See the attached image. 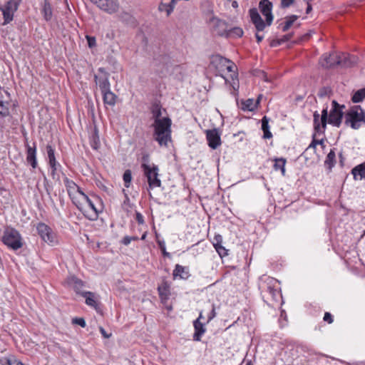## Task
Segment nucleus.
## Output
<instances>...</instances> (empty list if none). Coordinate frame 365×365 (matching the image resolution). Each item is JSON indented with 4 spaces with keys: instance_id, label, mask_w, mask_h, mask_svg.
<instances>
[{
    "instance_id": "nucleus-54",
    "label": "nucleus",
    "mask_w": 365,
    "mask_h": 365,
    "mask_svg": "<svg viewBox=\"0 0 365 365\" xmlns=\"http://www.w3.org/2000/svg\"><path fill=\"white\" fill-rule=\"evenodd\" d=\"M216 316L215 307L212 306V309L207 317V322H210Z\"/></svg>"
},
{
    "instance_id": "nucleus-53",
    "label": "nucleus",
    "mask_w": 365,
    "mask_h": 365,
    "mask_svg": "<svg viewBox=\"0 0 365 365\" xmlns=\"http://www.w3.org/2000/svg\"><path fill=\"white\" fill-rule=\"evenodd\" d=\"M294 2V0H281V6L282 8H287L293 4Z\"/></svg>"
},
{
    "instance_id": "nucleus-9",
    "label": "nucleus",
    "mask_w": 365,
    "mask_h": 365,
    "mask_svg": "<svg viewBox=\"0 0 365 365\" xmlns=\"http://www.w3.org/2000/svg\"><path fill=\"white\" fill-rule=\"evenodd\" d=\"M209 23L211 26L212 31L213 34L220 36L225 37L228 27V24L225 21L217 17L212 16L210 19Z\"/></svg>"
},
{
    "instance_id": "nucleus-13",
    "label": "nucleus",
    "mask_w": 365,
    "mask_h": 365,
    "mask_svg": "<svg viewBox=\"0 0 365 365\" xmlns=\"http://www.w3.org/2000/svg\"><path fill=\"white\" fill-rule=\"evenodd\" d=\"M338 53L332 52L330 53L323 54L320 59V65L325 68H331L337 66Z\"/></svg>"
},
{
    "instance_id": "nucleus-4",
    "label": "nucleus",
    "mask_w": 365,
    "mask_h": 365,
    "mask_svg": "<svg viewBox=\"0 0 365 365\" xmlns=\"http://www.w3.org/2000/svg\"><path fill=\"white\" fill-rule=\"evenodd\" d=\"M143 163L141 164L144 175L147 178L149 188L160 187L162 185L159 178V168L155 164H148V156L143 157Z\"/></svg>"
},
{
    "instance_id": "nucleus-19",
    "label": "nucleus",
    "mask_w": 365,
    "mask_h": 365,
    "mask_svg": "<svg viewBox=\"0 0 365 365\" xmlns=\"http://www.w3.org/2000/svg\"><path fill=\"white\" fill-rule=\"evenodd\" d=\"M229 63V59L219 54L212 55L210 58V64L219 71H225V66Z\"/></svg>"
},
{
    "instance_id": "nucleus-25",
    "label": "nucleus",
    "mask_w": 365,
    "mask_h": 365,
    "mask_svg": "<svg viewBox=\"0 0 365 365\" xmlns=\"http://www.w3.org/2000/svg\"><path fill=\"white\" fill-rule=\"evenodd\" d=\"M86 299V304L90 307L95 308V309L98 312V304L96 299V296L93 292H82V295Z\"/></svg>"
},
{
    "instance_id": "nucleus-32",
    "label": "nucleus",
    "mask_w": 365,
    "mask_h": 365,
    "mask_svg": "<svg viewBox=\"0 0 365 365\" xmlns=\"http://www.w3.org/2000/svg\"><path fill=\"white\" fill-rule=\"evenodd\" d=\"M262 130H263L264 135L263 138L269 139L272 138V134L269 130V118H268L266 115H264L262 120Z\"/></svg>"
},
{
    "instance_id": "nucleus-51",
    "label": "nucleus",
    "mask_w": 365,
    "mask_h": 365,
    "mask_svg": "<svg viewBox=\"0 0 365 365\" xmlns=\"http://www.w3.org/2000/svg\"><path fill=\"white\" fill-rule=\"evenodd\" d=\"M323 319L328 324H331L334 321L333 316L329 312H325Z\"/></svg>"
},
{
    "instance_id": "nucleus-42",
    "label": "nucleus",
    "mask_w": 365,
    "mask_h": 365,
    "mask_svg": "<svg viewBox=\"0 0 365 365\" xmlns=\"http://www.w3.org/2000/svg\"><path fill=\"white\" fill-rule=\"evenodd\" d=\"M46 152H47V155H48V163H54L55 162H58L56 160V156H55V150L49 144H48L46 145Z\"/></svg>"
},
{
    "instance_id": "nucleus-47",
    "label": "nucleus",
    "mask_w": 365,
    "mask_h": 365,
    "mask_svg": "<svg viewBox=\"0 0 365 365\" xmlns=\"http://www.w3.org/2000/svg\"><path fill=\"white\" fill-rule=\"evenodd\" d=\"M76 196H78L80 202L82 203L84 199H88V195L83 192L80 187L78 186V190H76Z\"/></svg>"
},
{
    "instance_id": "nucleus-43",
    "label": "nucleus",
    "mask_w": 365,
    "mask_h": 365,
    "mask_svg": "<svg viewBox=\"0 0 365 365\" xmlns=\"http://www.w3.org/2000/svg\"><path fill=\"white\" fill-rule=\"evenodd\" d=\"M331 94H332L331 88L329 86H324V87L321 88L319 90L317 96L320 98H323L325 97H329Z\"/></svg>"
},
{
    "instance_id": "nucleus-61",
    "label": "nucleus",
    "mask_w": 365,
    "mask_h": 365,
    "mask_svg": "<svg viewBox=\"0 0 365 365\" xmlns=\"http://www.w3.org/2000/svg\"><path fill=\"white\" fill-rule=\"evenodd\" d=\"M307 9H306V13L307 14H309V12L312 9V5L310 4V2H307Z\"/></svg>"
},
{
    "instance_id": "nucleus-49",
    "label": "nucleus",
    "mask_w": 365,
    "mask_h": 365,
    "mask_svg": "<svg viewBox=\"0 0 365 365\" xmlns=\"http://www.w3.org/2000/svg\"><path fill=\"white\" fill-rule=\"evenodd\" d=\"M86 39L89 48H93L96 45V40L94 36H86Z\"/></svg>"
},
{
    "instance_id": "nucleus-11",
    "label": "nucleus",
    "mask_w": 365,
    "mask_h": 365,
    "mask_svg": "<svg viewBox=\"0 0 365 365\" xmlns=\"http://www.w3.org/2000/svg\"><path fill=\"white\" fill-rule=\"evenodd\" d=\"M64 184L66 187L68 194L71 199L73 203L76 206V207L81 210V202H80L79 197L76 196V190H78V185L76 182L68 178H65Z\"/></svg>"
},
{
    "instance_id": "nucleus-18",
    "label": "nucleus",
    "mask_w": 365,
    "mask_h": 365,
    "mask_svg": "<svg viewBox=\"0 0 365 365\" xmlns=\"http://www.w3.org/2000/svg\"><path fill=\"white\" fill-rule=\"evenodd\" d=\"M159 297L162 302L168 300L170 295V284L165 279L158 287Z\"/></svg>"
},
{
    "instance_id": "nucleus-24",
    "label": "nucleus",
    "mask_w": 365,
    "mask_h": 365,
    "mask_svg": "<svg viewBox=\"0 0 365 365\" xmlns=\"http://www.w3.org/2000/svg\"><path fill=\"white\" fill-rule=\"evenodd\" d=\"M222 237L220 235H215L213 238L212 244L219 254L222 257L227 255V250L222 246Z\"/></svg>"
},
{
    "instance_id": "nucleus-30",
    "label": "nucleus",
    "mask_w": 365,
    "mask_h": 365,
    "mask_svg": "<svg viewBox=\"0 0 365 365\" xmlns=\"http://www.w3.org/2000/svg\"><path fill=\"white\" fill-rule=\"evenodd\" d=\"M243 30L240 27H233L229 29L227 27V31L226 32L225 37L230 38H240L243 36Z\"/></svg>"
},
{
    "instance_id": "nucleus-23",
    "label": "nucleus",
    "mask_w": 365,
    "mask_h": 365,
    "mask_svg": "<svg viewBox=\"0 0 365 365\" xmlns=\"http://www.w3.org/2000/svg\"><path fill=\"white\" fill-rule=\"evenodd\" d=\"M96 83L98 85L101 93L110 90V84L108 80V73H106L103 77L94 76Z\"/></svg>"
},
{
    "instance_id": "nucleus-28",
    "label": "nucleus",
    "mask_w": 365,
    "mask_h": 365,
    "mask_svg": "<svg viewBox=\"0 0 365 365\" xmlns=\"http://www.w3.org/2000/svg\"><path fill=\"white\" fill-rule=\"evenodd\" d=\"M104 104L113 106L115 104L117 96L110 90L102 93Z\"/></svg>"
},
{
    "instance_id": "nucleus-15",
    "label": "nucleus",
    "mask_w": 365,
    "mask_h": 365,
    "mask_svg": "<svg viewBox=\"0 0 365 365\" xmlns=\"http://www.w3.org/2000/svg\"><path fill=\"white\" fill-rule=\"evenodd\" d=\"M336 63L337 66L341 68H350L356 63V58L354 56L345 53H338V61Z\"/></svg>"
},
{
    "instance_id": "nucleus-34",
    "label": "nucleus",
    "mask_w": 365,
    "mask_h": 365,
    "mask_svg": "<svg viewBox=\"0 0 365 365\" xmlns=\"http://www.w3.org/2000/svg\"><path fill=\"white\" fill-rule=\"evenodd\" d=\"M43 15V18L46 21H48L52 18V9L50 3L47 1H44V4L41 10Z\"/></svg>"
},
{
    "instance_id": "nucleus-16",
    "label": "nucleus",
    "mask_w": 365,
    "mask_h": 365,
    "mask_svg": "<svg viewBox=\"0 0 365 365\" xmlns=\"http://www.w3.org/2000/svg\"><path fill=\"white\" fill-rule=\"evenodd\" d=\"M26 161L32 167V168L35 169L38 166V163H37V159H36V143H34V146H31L29 144H26Z\"/></svg>"
},
{
    "instance_id": "nucleus-22",
    "label": "nucleus",
    "mask_w": 365,
    "mask_h": 365,
    "mask_svg": "<svg viewBox=\"0 0 365 365\" xmlns=\"http://www.w3.org/2000/svg\"><path fill=\"white\" fill-rule=\"evenodd\" d=\"M174 279L179 277L182 279H187L190 276V270L187 267H183L180 264H177L175 266V269L173 272Z\"/></svg>"
},
{
    "instance_id": "nucleus-8",
    "label": "nucleus",
    "mask_w": 365,
    "mask_h": 365,
    "mask_svg": "<svg viewBox=\"0 0 365 365\" xmlns=\"http://www.w3.org/2000/svg\"><path fill=\"white\" fill-rule=\"evenodd\" d=\"M36 230L41 240L50 245L57 243L56 235L52 229L43 222L36 225Z\"/></svg>"
},
{
    "instance_id": "nucleus-63",
    "label": "nucleus",
    "mask_w": 365,
    "mask_h": 365,
    "mask_svg": "<svg viewBox=\"0 0 365 365\" xmlns=\"http://www.w3.org/2000/svg\"><path fill=\"white\" fill-rule=\"evenodd\" d=\"M139 240L138 237L137 236H133L131 237V241L133 240V241H138Z\"/></svg>"
},
{
    "instance_id": "nucleus-41",
    "label": "nucleus",
    "mask_w": 365,
    "mask_h": 365,
    "mask_svg": "<svg viewBox=\"0 0 365 365\" xmlns=\"http://www.w3.org/2000/svg\"><path fill=\"white\" fill-rule=\"evenodd\" d=\"M158 10L160 12H165L167 16H169L173 11L172 6L168 3L161 2L158 5Z\"/></svg>"
},
{
    "instance_id": "nucleus-57",
    "label": "nucleus",
    "mask_w": 365,
    "mask_h": 365,
    "mask_svg": "<svg viewBox=\"0 0 365 365\" xmlns=\"http://www.w3.org/2000/svg\"><path fill=\"white\" fill-rule=\"evenodd\" d=\"M293 36V34L292 33H289V34H287L286 35H284L282 38H281V42L282 43H284L286 41H289Z\"/></svg>"
},
{
    "instance_id": "nucleus-7",
    "label": "nucleus",
    "mask_w": 365,
    "mask_h": 365,
    "mask_svg": "<svg viewBox=\"0 0 365 365\" xmlns=\"http://www.w3.org/2000/svg\"><path fill=\"white\" fill-rule=\"evenodd\" d=\"M21 2V0H8L4 6L0 7L4 19L3 26L7 25L13 21L14 13L18 10Z\"/></svg>"
},
{
    "instance_id": "nucleus-59",
    "label": "nucleus",
    "mask_w": 365,
    "mask_h": 365,
    "mask_svg": "<svg viewBox=\"0 0 365 365\" xmlns=\"http://www.w3.org/2000/svg\"><path fill=\"white\" fill-rule=\"evenodd\" d=\"M99 330H100V332L101 334H102V336L106 338V339H108L111 336V334H107V332L106 331V330L102 327H101L99 328Z\"/></svg>"
},
{
    "instance_id": "nucleus-36",
    "label": "nucleus",
    "mask_w": 365,
    "mask_h": 365,
    "mask_svg": "<svg viewBox=\"0 0 365 365\" xmlns=\"http://www.w3.org/2000/svg\"><path fill=\"white\" fill-rule=\"evenodd\" d=\"M0 365H24V364L12 356L10 358H0Z\"/></svg>"
},
{
    "instance_id": "nucleus-55",
    "label": "nucleus",
    "mask_w": 365,
    "mask_h": 365,
    "mask_svg": "<svg viewBox=\"0 0 365 365\" xmlns=\"http://www.w3.org/2000/svg\"><path fill=\"white\" fill-rule=\"evenodd\" d=\"M282 43H283L281 42V38L273 39L270 42V46L271 47H277V46L281 45Z\"/></svg>"
},
{
    "instance_id": "nucleus-52",
    "label": "nucleus",
    "mask_w": 365,
    "mask_h": 365,
    "mask_svg": "<svg viewBox=\"0 0 365 365\" xmlns=\"http://www.w3.org/2000/svg\"><path fill=\"white\" fill-rule=\"evenodd\" d=\"M135 220L139 225H143L145 222L143 215L139 212H135Z\"/></svg>"
},
{
    "instance_id": "nucleus-39",
    "label": "nucleus",
    "mask_w": 365,
    "mask_h": 365,
    "mask_svg": "<svg viewBox=\"0 0 365 365\" xmlns=\"http://www.w3.org/2000/svg\"><path fill=\"white\" fill-rule=\"evenodd\" d=\"M51 168V175L53 180H59V176L57 174V170L58 168H61V165L59 163L55 162L54 163H48Z\"/></svg>"
},
{
    "instance_id": "nucleus-31",
    "label": "nucleus",
    "mask_w": 365,
    "mask_h": 365,
    "mask_svg": "<svg viewBox=\"0 0 365 365\" xmlns=\"http://www.w3.org/2000/svg\"><path fill=\"white\" fill-rule=\"evenodd\" d=\"M335 163H336V154H335L334 150L331 149L326 157V159L324 161V165L327 167V168L329 171H331V169L335 165Z\"/></svg>"
},
{
    "instance_id": "nucleus-37",
    "label": "nucleus",
    "mask_w": 365,
    "mask_h": 365,
    "mask_svg": "<svg viewBox=\"0 0 365 365\" xmlns=\"http://www.w3.org/2000/svg\"><path fill=\"white\" fill-rule=\"evenodd\" d=\"M351 173L354 178H356V175H359L361 179L365 178V161L354 168Z\"/></svg>"
},
{
    "instance_id": "nucleus-38",
    "label": "nucleus",
    "mask_w": 365,
    "mask_h": 365,
    "mask_svg": "<svg viewBox=\"0 0 365 365\" xmlns=\"http://www.w3.org/2000/svg\"><path fill=\"white\" fill-rule=\"evenodd\" d=\"M365 98V88L356 91L351 97V101L354 103H360Z\"/></svg>"
},
{
    "instance_id": "nucleus-14",
    "label": "nucleus",
    "mask_w": 365,
    "mask_h": 365,
    "mask_svg": "<svg viewBox=\"0 0 365 365\" xmlns=\"http://www.w3.org/2000/svg\"><path fill=\"white\" fill-rule=\"evenodd\" d=\"M260 11L265 16L266 24L269 26L273 21L272 4L269 0H261L259 4Z\"/></svg>"
},
{
    "instance_id": "nucleus-26",
    "label": "nucleus",
    "mask_w": 365,
    "mask_h": 365,
    "mask_svg": "<svg viewBox=\"0 0 365 365\" xmlns=\"http://www.w3.org/2000/svg\"><path fill=\"white\" fill-rule=\"evenodd\" d=\"M83 202H86L88 203L89 207L93 210V212L90 214L83 213V215L90 220H96L98 216V212L91 199L88 196V199H84Z\"/></svg>"
},
{
    "instance_id": "nucleus-35",
    "label": "nucleus",
    "mask_w": 365,
    "mask_h": 365,
    "mask_svg": "<svg viewBox=\"0 0 365 365\" xmlns=\"http://www.w3.org/2000/svg\"><path fill=\"white\" fill-rule=\"evenodd\" d=\"M285 164L286 160L283 158H276L274 160V169L277 170H281L283 176L285 175Z\"/></svg>"
},
{
    "instance_id": "nucleus-56",
    "label": "nucleus",
    "mask_w": 365,
    "mask_h": 365,
    "mask_svg": "<svg viewBox=\"0 0 365 365\" xmlns=\"http://www.w3.org/2000/svg\"><path fill=\"white\" fill-rule=\"evenodd\" d=\"M131 242V237L130 236H125L120 241V242L125 245V246H128Z\"/></svg>"
},
{
    "instance_id": "nucleus-21",
    "label": "nucleus",
    "mask_w": 365,
    "mask_h": 365,
    "mask_svg": "<svg viewBox=\"0 0 365 365\" xmlns=\"http://www.w3.org/2000/svg\"><path fill=\"white\" fill-rule=\"evenodd\" d=\"M67 283L77 294L82 295V292H83L82 289L84 287V282L81 279L76 276H71L68 278Z\"/></svg>"
},
{
    "instance_id": "nucleus-60",
    "label": "nucleus",
    "mask_w": 365,
    "mask_h": 365,
    "mask_svg": "<svg viewBox=\"0 0 365 365\" xmlns=\"http://www.w3.org/2000/svg\"><path fill=\"white\" fill-rule=\"evenodd\" d=\"M255 37L257 38V43H260L264 38V36L262 35H259L258 33L255 34Z\"/></svg>"
},
{
    "instance_id": "nucleus-2",
    "label": "nucleus",
    "mask_w": 365,
    "mask_h": 365,
    "mask_svg": "<svg viewBox=\"0 0 365 365\" xmlns=\"http://www.w3.org/2000/svg\"><path fill=\"white\" fill-rule=\"evenodd\" d=\"M172 121L169 117L154 120L152 127L154 129V139L160 146L167 147L168 142L171 140Z\"/></svg>"
},
{
    "instance_id": "nucleus-10",
    "label": "nucleus",
    "mask_w": 365,
    "mask_h": 365,
    "mask_svg": "<svg viewBox=\"0 0 365 365\" xmlns=\"http://www.w3.org/2000/svg\"><path fill=\"white\" fill-rule=\"evenodd\" d=\"M92 3L95 4L99 9L112 14L115 13L119 8V4L117 0H90Z\"/></svg>"
},
{
    "instance_id": "nucleus-27",
    "label": "nucleus",
    "mask_w": 365,
    "mask_h": 365,
    "mask_svg": "<svg viewBox=\"0 0 365 365\" xmlns=\"http://www.w3.org/2000/svg\"><path fill=\"white\" fill-rule=\"evenodd\" d=\"M89 140L91 146L93 149L98 150L101 145V143L98 135V130L96 125L94 126L93 130L89 138Z\"/></svg>"
},
{
    "instance_id": "nucleus-5",
    "label": "nucleus",
    "mask_w": 365,
    "mask_h": 365,
    "mask_svg": "<svg viewBox=\"0 0 365 365\" xmlns=\"http://www.w3.org/2000/svg\"><path fill=\"white\" fill-rule=\"evenodd\" d=\"M361 123L365 124V110L360 106H355L345 114V124L358 130Z\"/></svg>"
},
{
    "instance_id": "nucleus-3",
    "label": "nucleus",
    "mask_w": 365,
    "mask_h": 365,
    "mask_svg": "<svg viewBox=\"0 0 365 365\" xmlns=\"http://www.w3.org/2000/svg\"><path fill=\"white\" fill-rule=\"evenodd\" d=\"M261 288L264 301L269 306L274 307L275 304L280 302L282 294L274 279H269L268 282L264 284Z\"/></svg>"
},
{
    "instance_id": "nucleus-20",
    "label": "nucleus",
    "mask_w": 365,
    "mask_h": 365,
    "mask_svg": "<svg viewBox=\"0 0 365 365\" xmlns=\"http://www.w3.org/2000/svg\"><path fill=\"white\" fill-rule=\"evenodd\" d=\"M193 327H194L195 332L192 336V339L195 341H201V338H202V335L206 331L205 325L202 322H199V319H195L193 322Z\"/></svg>"
},
{
    "instance_id": "nucleus-6",
    "label": "nucleus",
    "mask_w": 365,
    "mask_h": 365,
    "mask_svg": "<svg viewBox=\"0 0 365 365\" xmlns=\"http://www.w3.org/2000/svg\"><path fill=\"white\" fill-rule=\"evenodd\" d=\"M2 242L13 250H17L23 246L21 234L13 227H8L5 229L2 237Z\"/></svg>"
},
{
    "instance_id": "nucleus-45",
    "label": "nucleus",
    "mask_w": 365,
    "mask_h": 365,
    "mask_svg": "<svg viewBox=\"0 0 365 365\" xmlns=\"http://www.w3.org/2000/svg\"><path fill=\"white\" fill-rule=\"evenodd\" d=\"M1 98L2 97L0 98V115L2 117H6L9 114V108L6 106L8 103L4 102Z\"/></svg>"
},
{
    "instance_id": "nucleus-12",
    "label": "nucleus",
    "mask_w": 365,
    "mask_h": 365,
    "mask_svg": "<svg viewBox=\"0 0 365 365\" xmlns=\"http://www.w3.org/2000/svg\"><path fill=\"white\" fill-rule=\"evenodd\" d=\"M207 144L212 149H217L222 143L220 133L218 129L213 128L205 131Z\"/></svg>"
},
{
    "instance_id": "nucleus-17",
    "label": "nucleus",
    "mask_w": 365,
    "mask_h": 365,
    "mask_svg": "<svg viewBox=\"0 0 365 365\" xmlns=\"http://www.w3.org/2000/svg\"><path fill=\"white\" fill-rule=\"evenodd\" d=\"M250 16L251 21L255 25L257 31H262L265 28V23L261 18L259 14L256 9H251L250 10Z\"/></svg>"
},
{
    "instance_id": "nucleus-1",
    "label": "nucleus",
    "mask_w": 365,
    "mask_h": 365,
    "mask_svg": "<svg viewBox=\"0 0 365 365\" xmlns=\"http://www.w3.org/2000/svg\"><path fill=\"white\" fill-rule=\"evenodd\" d=\"M344 108V105H340L336 101L333 100L329 113H328V106L322 110L321 117L319 113L315 111L313 114L315 132L324 133L327 123L337 128L340 127L344 116L343 109Z\"/></svg>"
},
{
    "instance_id": "nucleus-44",
    "label": "nucleus",
    "mask_w": 365,
    "mask_h": 365,
    "mask_svg": "<svg viewBox=\"0 0 365 365\" xmlns=\"http://www.w3.org/2000/svg\"><path fill=\"white\" fill-rule=\"evenodd\" d=\"M123 179L124 181V185L125 187L128 188L130 185V182L132 180V173L130 170H126L123 175Z\"/></svg>"
},
{
    "instance_id": "nucleus-33",
    "label": "nucleus",
    "mask_w": 365,
    "mask_h": 365,
    "mask_svg": "<svg viewBox=\"0 0 365 365\" xmlns=\"http://www.w3.org/2000/svg\"><path fill=\"white\" fill-rule=\"evenodd\" d=\"M162 106L160 102L155 101L152 103L150 107V112L153 115V118L154 120L158 119H161L160 116L162 115Z\"/></svg>"
},
{
    "instance_id": "nucleus-29",
    "label": "nucleus",
    "mask_w": 365,
    "mask_h": 365,
    "mask_svg": "<svg viewBox=\"0 0 365 365\" xmlns=\"http://www.w3.org/2000/svg\"><path fill=\"white\" fill-rule=\"evenodd\" d=\"M259 103V97L255 102L252 98H248L242 102V109L243 110L253 111Z\"/></svg>"
},
{
    "instance_id": "nucleus-64",
    "label": "nucleus",
    "mask_w": 365,
    "mask_h": 365,
    "mask_svg": "<svg viewBox=\"0 0 365 365\" xmlns=\"http://www.w3.org/2000/svg\"><path fill=\"white\" fill-rule=\"evenodd\" d=\"M232 6L234 8H237L238 6V4H237V1H233L232 4Z\"/></svg>"
},
{
    "instance_id": "nucleus-48",
    "label": "nucleus",
    "mask_w": 365,
    "mask_h": 365,
    "mask_svg": "<svg viewBox=\"0 0 365 365\" xmlns=\"http://www.w3.org/2000/svg\"><path fill=\"white\" fill-rule=\"evenodd\" d=\"M73 324H78L81 327L84 328L86 326V321L83 318L76 317L73 319Z\"/></svg>"
},
{
    "instance_id": "nucleus-40",
    "label": "nucleus",
    "mask_w": 365,
    "mask_h": 365,
    "mask_svg": "<svg viewBox=\"0 0 365 365\" xmlns=\"http://www.w3.org/2000/svg\"><path fill=\"white\" fill-rule=\"evenodd\" d=\"M298 16L296 15H292L289 16L282 25V30L285 32L293 25L294 22L297 19Z\"/></svg>"
},
{
    "instance_id": "nucleus-46",
    "label": "nucleus",
    "mask_w": 365,
    "mask_h": 365,
    "mask_svg": "<svg viewBox=\"0 0 365 365\" xmlns=\"http://www.w3.org/2000/svg\"><path fill=\"white\" fill-rule=\"evenodd\" d=\"M157 243H158V245L159 246V248L160 249V250L162 252L163 255L165 257L170 258L171 257V255H170V252L166 251L165 242L163 240H157Z\"/></svg>"
},
{
    "instance_id": "nucleus-58",
    "label": "nucleus",
    "mask_w": 365,
    "mask_h": 365,
    "mask_svg": "<svg viewBox=\"0 0 365 365\" xmlns=\"http://www.w3.org/2000/svg\"><path fill=\"white\" fill-rule=\"evenodd\" d=\"M233 63L229 60V63H227V66H225V70H226L227 72H232L233 71Z\"/></svg>"
},
{
    "instance_id": "nucleus-62",
    "label": "nucleus",
    "mask_w": 365,
    "mask_h": 365,
    "mask_svg": "<svg viewBox=\"0 0 365 365\" xmlns=\"http://www.w3.org/2000/svg\"><path fill=\"white\" fill-rule=\"evenodd\" d=\"M339 159H340L339 160V163H340L341 166H343L344 165V158L341 153H339Z\"/></svg>"
},
{
    "instance_id": "nucleus-50",
    "label": "nucleus",
    "mask_w": 365,
    "mask_h": 365,
    "mask_svg": "<svg viewBox=\"0 0 365 365\" xmlns=\"http://www.w3.org/2000/svg\"><path fill=\"white\" fill-rule=\"evenodd\" d=\"M323 143H324V140L322 139V140H316L314 138V135L313 140H312V143H310L308 148H313L314 149H315L317 145H323Z\"/></svg>"
}]
</instances>
